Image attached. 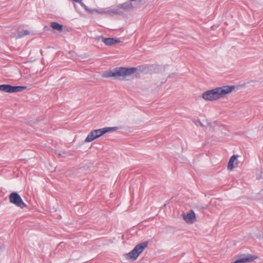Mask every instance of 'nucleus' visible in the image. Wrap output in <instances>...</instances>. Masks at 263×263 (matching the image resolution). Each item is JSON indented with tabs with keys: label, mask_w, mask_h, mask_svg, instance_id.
I'll return each mask as SVG.
<instances>
[{
	"label": "nucleus",
	"mask_w": 263,
	"mask_h": 263,
	"mask_svg": "<svg viewBox=\"0 0 263 263\" xmlns=\"http://www.w3.org/2000/svg\"><path fill=\"white\" fill-rule=\"evenodd\" d=\"M238 164L237 156L233 155L230 159L228 164L227 168L229 171L233 170L234 167Z\"/></svg>",
	"instance_id": "nucleus-10"
},
{
	"label": "nucleus",
	"mask_w": 263,
	"mask_h": 263,
	"mask_svg": "<svg viewBox=\"0 0 263 263\" xmlns=\"http://www.w3.org/2000/svg\"><path fill=\"white\" fill-rule=\"evenodd\" d=\"M73 1H75V2H81L82 0H73Z\"/></svg>",
	"instance_id": "nucleus-14"
},
{
	"label": "nucleus",
	"mask_w": 263,
	"mask_h": 263,
	"mask_svg": "<svg viewBox=\"0 0 263 263\" xmlns=\"http://www.w3.org/2000/svg\"><path fill=\"white\" fill-rule=\"evenodd\" d=\"M30 34V32L27 30H24L18 32L17 34V38H22L25 36H27Z\"/></svg>",
	"instance_id": "nucleus-12"
},
{
	"label": "nucleus",
	"mask_w": 263,
	"mask_h": 263,
	"mask_svg": "<svg viewBox=\"0 0 263 263\" xmlns=\"http://www.w3.org/2000/svg\"><path fill=\"white\" fill-rule=\"evenodd\" d=\"M121 7L125 10H129L130 9H133L134 8L132 4L130 2L125 3L123 4L121 6Z\"/></svg>",
	"instance_id": "nucleus-13"
},
{
	"label": "nucleus",
	"mask_w": 263,
	"mask_h": 263,
	"mask_svg": "<svg viewBox=\"0 0 263 263\" xmlns=\"http://www.w3.org/2000/svg\"><path fill=\"white\" fill-rule=\"evenodd\" d=\"M137 69L136 68H126L120 67L114 69L112 71L108 72L104 76L106 77H125L130 75L136 72Z\"/></svg>",
	"instance_id": "nucleus-4"
},
{
	"label": "nucleus",
	"mask_w": 263,
	"mask_h": 263,
	"mask_svg": "<svg viewBox=\"0 0 263 263\" xmlns=\"http://www.w3.org/2000/svg\"><path fill=\"white\" fill-rule=\"evenodd\" d=\"M148 242L144 241L138 244L133 250L124 255L125 258L128 260H135L147 247Z\"/></svg>",
	"instance_id": "nucleus-3"
},
{
	"label": "nucleus",
	"mask_w": 263,
	"mask_h": 263,
	"mask_svg": "<svg viewBox=\"0 0 263 263\" xmlns=\"http://www.w3.org/2000/svg\"><path fill=\"white\" fill-rule=\"evenodd\" d=\"M26 88V86H12L9 84L0 85V91L8 93L21 92Z\"/></svg>",
	"instance_id": "nucleus-6"
},
{
	"label": "nucleus",
	"mask_w": 263,
	"mask_h": 263,
	"mask_svg": "<svg viewBox=\"0 0 263 263\" xmlns=\"http://www.w3.org/2000/svg\"><path fill=\"white\" fill-rule=\"evenodd\" d=\"M182 217L183 219L187 223H193L196 220V215L193 211H190L189 212L183 214Z\"/></svg>",
	"instance_id": "nucleus-8"
},
{
	"label": "nucleus",
	"mask_w": 263,
	"mask_h": 263,
	"mask_svg": "<svg viewBox=\"0 0 263 263\" xmlns=\"http://www.w3.org/2000/svg\"><path fill=\"white\" fill-rule=\"evenodd\" d=\"M50 27L54 30L58 31H62L63 29V26L57 22H51Z\"/></svg>",
	"instance_id": "nucleus-11"
},
{
	"label": "nucleus",
	"mask_w": 263,
	"mask_h": 263,
	"mask_svg": "<svg viewBox=\"0 0 263 263\" xmlns=\"http://www.w3.org/2000/svg\"><path fill=\"white\" fill-rule=\"evenodd\" d=\"M257 257L252 255H241L238 256L236 259L231 263H246L254 260Z\"/></svg>",
	"instance_id": "nucleus-7"
},
{
	"label": "nucleus",
	"mask_w": 263,
	"mask_h": 263,
	"mask_svg": "<svg viewBox=\"0 0 263 263\" xmlns=\"http://www.w3.org/2000/svg\"><path fill=\"white\" fill-rule=\"evenodd\" d=\"M102 41L107 46H111L120 43L121 41L119 39L108 37H102Z\"/></svg>",
	"instance_id": "nucleus-9"
},
{
	"label": "nucleus",
	"mask_w": 263,
	"mask_h": 263,
	"mask_svg": "<svg viewBox=\"0 0 263 263\" xmlns=\"http://www.w3.org/2000/svg\"><path fill=\"white\" fill-rule=\"evenodd\" d=\"M117 129V127H106L102 128L92 130L88 134L84 141L85 143L91 142L104 135L106 133L115 131Z\"/></svg>",
	"instance_id": "nucleus-2"
},
{
	"label": "nucleus",
	"mask_w": 263,
	"mask_h": 263,
	"mask_svg": "<svg viewBox=\"0 0 263 263\" xmlns=\"http://www.w3.org/2000/svg\"><path fill=\"white\" fill-rule=\"evenodd\" d=\"M9 200L10 203L22 209L27 206L19 194L16 192H12L9 195Z\"/></svg>",
	"instance_id": "nucleus-5"
},
{
	"label": "nucleus",
	"mask_w": 263,
	"mask_h": 263,
	"mask_svg": "<svg viewBox=\"0 0 263 263\" xmlns=\"http://www.w3.org/2000/svg\"><path fill=\"white\" fill-rule=\"evenodd\" d=\"M235 89V87L233 85H224L203 92L201 97L206 101H217L232 92Z\"/></svg>",
	"instance_id": "nucleus-1"
}]
</instances>
